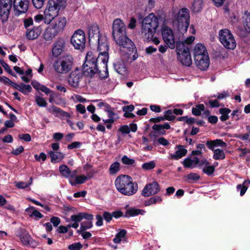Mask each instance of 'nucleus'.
I'll return each instance as SVG.
<instances>
[{"mask_svg": "<svg viewBox=\"0 0 250 250\" xmlns=\"http://www.w3.org/2000/svg\"><path fill=\"white\" fill-rule=\"evenodd\" d=\"M112 34L116 43L121 47V55L125 61L131 62L138 58L136 47L126 36L125 26L121 20L117 19L114 21Z\"/></svg>", "mask_w": 250, "mask_h": 250, "instance_id": "f257e3e1", "label": "nucleus"}, {"mask_svg": "<svg viewBox=\"0 0 250 250\" xmlns=\"http://www.w3.org/2000/svg\"><path fill=\"white\" fill-rule=\"evenodd\" d=\"M115 185L117 190L125 195L130 196L136 193L138 190V185L133 182L131 176L120 175L115 180Z\"/></svg>", "mask_w": 250, "mask_h": 250, "instance_id": "f03ea898", "label": "nucleus"}, {"mask_svg": "<svg viewBox=\"0 0 250 250\" xmlns=\"http://www.w3.org/2000/svg\"><path fill=\"white\" fill-rule=\"evenodd\" d=\"M159 25L158 18L154 13H150L142 21V33L144 34V41H151Z\"/></svg>", "mask_w": 250, "mask_h": 250, "instance_id": "7ed1b4c3", "label": "nucleus"}, {"mask_svg": "<svg viewBox=\"0 0 250 250\" xmlns=\"http://www.w3.org/2000/svg\"><path fill=\"white\" fill-rule=\"evenodd\" d=\"M64 0H49L44 11V23L50 24L57 17L60 10L65 7Z\"/></svg>", "mask_w": 250, "mask_h": 250, "instance_id": "20e7f679", "label": "nucleus"}, {"mask_svg": "<svg viewBox=\"0 0 250 250\" xmlns=\"http://www.w3.org/2000/svg\"><path fill=\"white\" fill-rule=\"evenodd\" d=\"M173 21L177 26V29L181 33L187 31L189 25V13L188 9L183 8L175 14Z\"/></svg>", "mask_w": 250, "mask_h": 250, "instance_id": "39448f33", "label": "nucleus"}, {"mask_svg": "<svg viewBox=\"0 0 250 250\" xmlns=\"http://www.w3.org/2000/svg\"><path fill=\"white\" fill-rule=\"evenodd\" d=\"M73 61L74 59L72 55L63 56L54 62V69L58 73L66 74L72 69Z\"/></svg>", "mask_w": 250, "mask_h": 250, "instance_id": "423d86ee", "label": "nucleus"}, {"mask_svg": "<svg viewBox=\"0 0 250 250\" xmlns=\"http://www.w3.org/2000/svg\"><path fill=\"white\" fill-rule=\"evenodd\" d=\"M97 70L98 67L94 60L93 54L92 52H88L83 65V73L85 76L92 78L97 73Z\"/></svg>", "mask_w": 250, "mask_h": 250, "instance_id": "0eeeda50", "label": "nucleus"}, {"mask_svg": "<svg viewBox=\"0 0 250 250\" xmlns=\"http://www.w3.org/2000/svg\"><path fill=\"white\" fill-rule=\"evenodd\" d=\"M219 40L224 46L227 49H234L236 43L233 35L228 29H222L219 33Z\"/></svg>", "mask_w": 250, "mask_h": 250, "instance_id": "6e6552de", "label": "nucleus"}, {"mask_svg": "<svg viewBox=\"0 0 250 250\" xmlns=\"http://www.w3.org/2000/svg\"><path fill=\"white\" fill-rule=\"evenodd\" d=\"M71 43L75 49L77 50L83 49L85 48L86 39L84 31L78 29L75 31L70 40Z\"/></svg>", "mask_w": 250, "mask_h": 250, "instance_id": "1a4fd4ad", "label": "nucleus"}, {"mask_svg": "<svg viewBox=\"0 0 250 250\" xmlns=\"http://www.w3.org/2000/svg\"><path fill=\"white\" fill-rule=\"evenodd\" d=\"M12 4V0H0V17L2 23L9 18Z\"/></svg>", "mask_w": 250, "mask_h": 250, "instance_id": "9d476101", "label": "nucleus"}, {"mask_svg": "<svg viewBox=\"0 0 250 250\" xmlns=\"http://www.w3.org/2000/svg\"><path fill=\"white\" fill-rule=\"evenodd\" d=\"M160 190V187L158 183L153 181L145 186L142 191V195L144 197H148L151 195H156Z\"/></svg>", "mask_w": 250, "mask_h": 250, "instance_id": "9b49d317", "label": "nucleus"}, {"mask_svg": "<svg viewBox=\"0 0 250 250\" xmlns=\"http://www.w3.org/2000/svg\"><path fill=\"white\" fill-rule=\"evenodd\" d=\"M29 0H14V14L16 16L25 13L28 9Z\"/></svg>", "mask_w": 250, "mask_h": 250, "instance_id": "f8f14e48", "label": "nucleus"}, {"mask_svg": "<svg viewBox=\"0 0 250 250\" xmlns=\"http://www.w3.org/2000/svg\"><path fill=\"white\" fill-rule=\"evenodd\" d=\"M82 74L78 68H76L74 71H72L68 78V82L72 87L77 88L79 86V82L82 78Z\"/></svg>", "mask_w": 250, "mask_h": 250, "instance_id": "ddd939ff", "label": "nucleus"}, {"mask_svg": "<svg viewBox=\"0 0 250 250\" xmlns=\"http://www.w3.org/2000/svg\"><path fill=\"white\" fill-rule=\"evenodd\" d=\"M65 44V40L63 38H59L54 43L52 49V55L55 57L59 56L64 51Z\"/></svg>", "mask_w": 250, "mask_h": 250, "instance_id": "4468645a", "label": "nucleus"}, {"mask_svg": "<svg viewBox=\"0 0 250 250\" xmlns=\"http://www.w3.org/2000/svg\"><path fill=\"white\" fill-rule=\"evenodd\" d=\"M59 171L64 178H67L70 183V180L73 179L77 174V170L74 169L71 171L68 167L65 165H61L59 167Z\"/></svg>", "mask_w": 250, "mask_h": 250, "instance_id": "2eb2a0df", "label": "nucleus"}, {"mask_svg": "<svg viewBox=\"0 0 250 250\" xmlns=\"http://www.w3.org/2000/svg\"><path fill=\"white\" fill-rule=\"evenodd\" d=\"M42 31V28L40 26H34L30 29L27 28L26 32V38L29 40H34L38 38Z\"/></svg>", "mask_w": 250, "mask_h": 250, "instance_id": "dca6fc26", "label": "nucleus"}, {"mask_svg": "<svg viewBox=\"0 0 250 250\" xmlns=\"http://www.w3.org/2000/svg\"><path fill=\"white\" fill-rule=\"evenodd\" d=\"M88 35L89 42H91L93 40L95 41H99V39H100L101 38V35L98 25L92 24L89 27Z\"/></svg>", "mask_w": 250, "mask_h": 250, "instance_id": "f3484780", "label": "nucleus"}, {"mask_svg": "<svg viewBox=\"0 0 250 250\" xmlns=\"http://www.w3.org/2000/svg\"><path fill=\"white\" fill-rule=\"evenodd\" d=\"M194 59L198 60L201 57L208 55L206 47L202 43H197L194 49Z\"/></svg>", "mask_w": 250, "mask_h": 250, "instance_id": "a211bd4d", "label": "nucleus"}, {"mask_svg": "<svg viewBox=\"0 0 250 250\" xmlns=\"http://www.w3.org/2000/svg\"><path fill=\"white\" fill-rule=\"evenodd\" d=\"M177 59L184 65L189 66L192 64V60L189 51L187 52L182 51V53L178 54Z\"/></svg>", "mask_w": 250, "mask_h": 250, "instance_id": "6ab92c4d", "label": "nucleus"}, {"mask_svg": "<svg viewBox=\"0 0 250 250\" xmlns=\"http://www.w3.org/2000/svg\"><path fill=\"white\" fill-rule=\"evenodd\" d=\"M66 24V19L64 17L59 18L58 20L50 24L58 33L62 32Z\"/></svg>", "mask_w": 250, "mask_h": 250, "instance_id": "aec40b11", "label": "nucleus"}, {"mask_svg": "<svg viewBox=\"0 0 250 250\" xmlns=\"http://www.w3.org/2000/svg\"><path fill=\"white\" fill-rule=\"evenodd\" d=\"M66 24V19L64 17L59 18L58 20L50 24L58 33L62 32Z\"/></svg>", "mask_w": 250, "mask_h": 250, "instance_id": "412c9836", "label": "nucleus"}, {"mask_svg": "<svg viewBox=\"0 0 250 250\" xmlns=\"http://www.w3.org/2000/svg\"><path fill=\"white\" fill-rule=\"evenodd\" d=\"M109 58V55L99 53L98 57L93 56L94 60L96 63L98 67H107V62Z\"/></svg>", "mask_w": 250, "mask_h": 250, "instance_id": "4be33fe9", "label": "nucleus"}, {"mask_svg": "<svg viewBox=\"0 0 250 250\" xmlns=\"http://www.w3.org/2000/svg\"><path fill=\"white\" fill-rule=\"evenodd\" d=\"M197 60L194 59L196 66L201 70H206L209 65V59L208 55L201 57Z\"/></svg>", "mask_w": 250, "mask_h": 250, "instance_id": "5701e85b", "label": "nucleus"}, {"mask_svg": "<svg viewBox=\"0 0 250 250\" xmlns=\"http://www.w3.org/2000/svg\"><path fill=\"white\" fill-rule=\"evenodd\" d=\"M17 236L24 245H28L32 239L31 235L24 228H20Z\"/></svg>", "mask_w": 250, "mask_h": 250, "instance_id": "b1692460", "label": "nucleus"}, {"mask_svg": "<svg viewBox=\"0 0 250 250\" xmlns=\"http://www.w3.org/2000/svg\"><path fill=\"white\" fill-rule=\"evenodd\" d=\"M48 110L53 114H56L55 116L59 118H70V117L69 113L53 105L50 106Z\"/></svg>", "mask_w": 250, "mask_h": 250, "instance_id": "393cba45", "label": "nucleus"}, {"mask_svg": "<svg viewBox=\"0 0 250 250\" xmlns=\"http://www.w3.org/2000/svg\"><path fill=\"white\" fill-rule=\"evenodd\" d=\"M93 220V215L92 214L81 212L77 214L72 215L70 217V220L73 222H80L83 219Z\"/></svg>", "mask_w": 250, "mask_h": 250, "instance_id": "a878e982", "label": "nucleus"}, {"mask_svg": "<svg viewBox=\"0 0 250 250\" xmlns=\"http://www.w3.org/2000/svg\"><path fill=\"white\" fill-rule=\"evenodd\" d=\"M177 147L178 148L175 154H171L170 155V159L172 160H179L183 157L186 155L188 153V150L185 148L184 146L178 145L177 146Z\"/></svg>", "mask_w": 250, "mask_h": 250, "instance_id": "bb28decb", "label": "nucleus"}, {"mask_svg": "<svg viewBox=\"0 0 250 250\" xmlns=\"http://www.w3.org/2000/svg\"><path fill=\"white\" fill-rule=\"evenodd\" d=\"M152 128L153 130L156 131L158 135H164L166 133L165 129H169L170 128V126L168 123H165L163 125L161 124H154Z\"/></svg>", "mask_w": 250, "mask_h": 250, "instance_id": "cd10ccee", "label": "nucleus"}, {"mask_svg": "<svg viewBox=\"0 0 250 250\" xmlns=\"http://www.w3.org/2000/svg\"><path fill=\"white\" fill-rule=\"evenodd\" d=\"M59 33L50 25L45 29L43 33V39L46 41L52 40Z\"/></svg>", "mask_w": 250, "mask_h": 250, "instance_id": "c85d7f7f", "label": "nucleus"}, {"mask_svg": "<svg viewBox=\"0 0 250 250\" xmlns=\"http://www.w3.org/2000/svg\"><path fill=\"white\" fill-rule=\"evenodd\" d=\"M114 68L118 73L124 75L126 72V67L124 62L122 60L117 61L113 64Z\"/></svg>", "mask_w": 250, "mask_h": 250, "instance_id": "c756f323", "label": "nucleus"}, {"mask_svg": "<svg viewBox=\"0 0 250 250\" xmlns=\"http://www.w3.org/2000/svg\"><path fill=\"white\" fill-rule=\"evenodd\" d=\"M49 155L51 162L53 163H59L64 158V155L61 152L50 151Z\"/></svg>", "mask_w": 250, "mask_h": 250, "instance_id": "7c9ffc66", "label": "nucleus"}, {"mask_svg": "<svg viewBox=\"0 0 250 250\" xmlns=\"http://www.w3.org/2000/svg\"><path fill=\"white\" fill-rule=\"evenodd\" d=\"M145 211L143 209H137L135 208H130L126 209L124 215V217L129 218L138 215L139 214L143 215Z\"/></svg>", "mask_w": 250, "mask_h": 250, "instance_id": "2f4dec72", "label": "nucleus"}, {"mask_svg": "<svg viewBox=\"0 0 250 250\" xmlns=\"http://www.w3.org/2000/svg\"><path fill=\"white\" fill-rule=\"evenodd\" d=\"M32 86L37 90H40L42 92L45 93L46 95L49 94L51 90L44 85L41 84L39 82L36 80L32 81Z\"/></svg>", "mask_w": 250, "mask_h": 250, "instance_id": "473e14b6", "label": "nucleus"}, {"mask_svg": "<svg viewBox=\"0 0 250 250\" xmlns=\"http://www.w3.org/2000/svg\"><path fill=\"white\" fill-rule=\"evenodd\" d=\"M127 233V231L125 229H121L120 231L116 234L114 238L113 241L114 243L118 244L120 243L123 240L126 242L125 239V236Z\"/></svg>", "mask_w": 250, "mask_h": 250, "instance_id": "72a5a7b5", "label": "nucleus"}, {"mask_svg": "<svg viewBox=\"0 0 250 250\" xmlns=\"http://www.w3.org/2000/svg\"><path fill=\"white\" fill-rule=\"evenodd\" d=\"M98 42V50L99 51V53H102V54L109 55L108 54V50H109V45L106 41L104 42H100V39H99V41H96Z\"/></svg>", "mask_w": 250, "mask_h": 250, "instance_id": "f704fd0d", "label": "nucleus"}, {"mask_svg": "<svg viewBox=\"0 0 250 250\" xmlns=\"http://www.w3.org/2000/svg\"><path fill=\"white\" fill-rule=\"evenodd\" d=\"M219 112L221 114L219 118L222 122H226L230 117L229 114L231 112V110L229 108L226 107L221 108L219 109Z\"/></svg>", "mask_w": 250, "mask_h": 250, "instance_id": "c9c22d12", "label": "nucleus"}, {"mask_svg": "<svg viewBox=\"0 0 250 250\" xmlns=\"http://www.w3.org/2000/svg\"><path fill=\"white\" fill-rule=\"evenodd\" d=\"M163 199L160 196L155 195L153 196L150 198H149L148 200L145 201L144 203V205L145 206H149L153 204H160L162 202Z\"/></svg>", "mask_w": 250, "mask_h": 250, "instance_id": "e433bc0d", "label": "nucleus"}, {"mask_svg": "<svg viewBox=\"0 0 250 250\" xmlns=\"http://www.w3.org/2000/svg\"><path fill=\"white\" fill-rule=\"evenodd\" d=\"M175 47L177 54L182 53V51H184V52L189 51V47L187 46L184 41L175 42Z\"/></svg>", "mask_w": 250, "mask_h": 250, "instance_id": "4c0bfd02", "label": "nucleus"}, {"mask_svg": "<svg viewBox=\"0 0 250 250\" xmlns=\"http://www.w3.org/2000/svg\"><path fill=\"white\" fill-rule=\"evenodd\" d=\"M74 178V180H73V179L70 180L69 183L72 186H75L77 184H83L87 180V177L84 175L80 176H77L76 175Z\"/></svg>", "mask_w": 250, "mask_h": 250, "instance_id": "58836bf2", "label": "nucleus"}, {"mask_svg": "<svg viewBox=\"0 0 250 250\" xmlns=\"http://www.w3.org/2000/svg\"><path fill=\"white\" fill-rule=\"evenodd\" d=\"M165 42L170 49H174L175 47V40L173 31L170 36H167V38L163 39Z\"/></svg>", "mask_w": 250, "mask_h": 250, "instance_id": "ea45409f", "label": "nucleus"}, {"mask_svg": "<svg viewBox=\"0 0 250 250\" xmlns=\"http://www.w3.org/2000/svg\"><path fill=\"white\" fill-rule=\"evenodd\" d=\"M165 42L170 49H174L175 47V40L173 31L170 36H167V38L163 39Z\"/></svg>", "mask_w": 250, "mask_h": 250, "instance_id": "a19ab883", "label": "nucleus"}, {"mask_svg": "<svg viewBox=\"0 0 250 250\" xmlns=\"http://www.w3.org/2000/svg\"><path fill=\"white\" fill-rule=\"evenodd\" d=\"M243 25L245 30L248 33L250 34V11H246L245 16L243 17Z\"/></svg>", "mask_w": 250, "mask_h": 250, "instance_id": "79ce46f5", "label": "nucleus"}, {"mask_svg": "<svg viewBox=\"0 0 250 250\" xmlns=\"http://www.w3.org/2000/svg\"><path fill=\"white\" fill-rule=\"evenodd\" d=\"M250 184V180L248 179L244 181L243 184H239L236 187V189L238 191L240 190V196H243L246 193L248 186Z\"/></svg>", "mask_w": 250, "mask_h": 250, "instance_id": "37998d69", "label": "nucleus"}, {"mask_svg": "<svg viewBox=\"0 0 250 250\" xmlns=\"http://www.w3.org/2000/svg\"><path fill=\"white\" fill-rule=\"evenodd\" d=\"M203 0H194L192 5V10L194 13L200 12L203 8Z\"/></svg>", "mask_w": 250, "mask_h": 250, "instance_id": "c03bdc74", "label": "nucleus"}, {"mask_svg": "<svg viewBox=\"0 0 250 250\" xmlns=\"http://www.w3.org/2000/svg\"><path fill=\"white\" fill-rule=\"evenodd\" d=\"M97 74L100 80H105L109 76L107 67H98Z\"/></svg>", "mask_w": 250, "mask_h": 250, "instance_id": "a18cd8bd", "label": "nucleus"}, {"mask_svg": "<svg viewBox=\"0 0 250 250\" xmlns=\"http://www.w3.org/2000/svg\"><path fill=\"white\" fill-rule=\"evenodd\" d=\"M226 155L223 149H216L214 150L213 158L215 160H224L225 159Z\"/></svg>", "mask_w": 250, "mask_h": 250, "instance_id": "49530a36", "label": "nucleus"}, {"mask_svg": "<svg viewBox=\"0 0 250 250\" xmlns=\"http://www.w3.org/2000/svg\"><path fill=\"white\" fill-rule=\"evenodd\" d=\"M205 106L203 104H198L195 107H192V114L195 116H198L201 114V112L204 111Z\"/></svg>", "mask_w": 250, "mask_h": 250, "instance_id": "de8ad7c7", "label": "nucleus"}, {"mask_svg": "<svg viewBox=\"0 0 250 250\" xmlns=\"http://www.w3.org/2000/svg\"><path fill=\"white\" fill-rule=\"evenodd\" d=\"M120 169V164L116 162L112 164L109 168V172L110 175L116 174Z\"/></svg>", "mask_w": 250, "mask_h": 250, "instance_id": "09e8293b", "label": "nucleus"}, {"mask_svg": "<svg viewBox=\"0 0 250 250\" xmlns=\"http://www.w3.org/2000/svg\"><path fill=\"white\" fill-rule=\"evenodd\" d=\"M0 63L2 65V66L4 68V70L8 73L9 74L13 76L14 77L17 78V76L16 74L13 72L11 68L9 67L8 64L5 62L3 60H0Z\"/></svg>", "mask_w": 250, "mask_h": 250, "instance_id": "8fccbe9b", "label": "nucleus"}, {"mask_svg": "<svg viewBox=\"0 0 250 250\" xmlns=\"http://www.w3.org/2000/svg\"><path fill=\"white\" fill-rule=\"evenodd\" d=\"M155 166V162L154 161H151L147 163H143L142 165V168L145 170H149L153 169Z\"/></svg>", "mask_w": 250, "mask_h": 250, "instance_id": "3c124183", "label": "nucleus"}, {"mask_svg": "<svg viewBox=\"0 0 250 250\" xmlns=\"http://www.w3.org/2000/svg\"><path fill=\"white\" fill-rule=\"evenodd\" d=\"M242 111L239 109H236L233 110L232 112L230 114V116L232 121H239L241 117L240 116Z\"/></svg>", "mask_w": 250, "mask_h": 250, "instance_id": "603ef678", "label": "nucleus"}, {"mask_svg": "<svg viewBox=\"0 0 250 250\" xmlns=\"http://www.w3.org/2000/svg\"><path fill=\"white\" fill-rule=\"evenodd\" d=\"M93 220H87L86 221H83L81 223V228L85 231L93 227Z\"/></svg>", "mask_w": 250, "mask_h": 250, "instance_id": "864d4df0", "label": "nucleus"}, {"mask_svg": "<svg viewBox=\"0 0 250 250\" xmlns=\"http://www.w3.org/2000/svg\"><path fill=\"white\" fill-rule=\"evenodd\" d=\"M35 101L37 105L40 107H46L47 103L45 100L38 96L35 97Z\"/></svg>", "mask_w": 250, "mask_h": 250, "instance_id": "5fc2aeb1", "label": "nucleus"}, {"mask_svg": "<svg viewBox=\"0 0 250 250\" xmlns=\"http://www.w3.org/2000/svg\"><path fill=\"white\" fill-rule=\"evenodd\" d=\"M107 113H108L109 119L106 120L103 119V122L104 124H113L115 121L113 116L115 114L113 111V109L107 112Z\"/></svg>", "mask_w": 250, "mask_h": 250, "instance_id": "6e6d98bb", "label": "nucleus"}, {"mask_svg": "<svg viewBox=\"0 0 250 250\" xmlns=\"http://www.w3.org/2000/svg\"><path fill=\"white\" fill-rule=\"evenodd\" d=\"M173 112L172 110L168 109L164 112V115L163 116L167 117V119H165V120L169 121H172L176 118V116L172 115Z\"/></svg>", "mask_w": 250, "mask_h": 250, "instance_id": "4d7b16f0", "label": "nucleus"}, {"mask_svg": "<svg viewBox=\"0 0 250 250\" xmlns=\"http://www.w3.org/2000/svg\"><path fill=\"white\" fill-rule=\"evenodd\" d=\"M215 171V167L213 166H205L203 169V171L204 173L208 175H212Z\"/></svg>", "mask_w": 250, "mask_h": 250, "instance_id": "13d9d810", "label": "nucleus"}, {"mask_svg": "<svg viewBox=\"0 0 250 250\" xmlns=\"http://www.w3.org/2000/svg\"><path fill=\"white\" fill-rule=\"evenodd\" d=\"M172 30L169 27L167 26L163 27L162 29V35L163 39L167 38V36H170V34L172 33Z\"/></svg>", "mask_w": 250, "mask_h": 250, "instance_id": "bf43d9fd", "label": "nucleus"}, {"mask_svg": "<svg viewBox=\"0 0 250 250\" xmlns=\"http://www.w3.org/2000/svg\"><path fill=\"white\" fill-rule=\"evenodd\" d=\"M83 248V245L80 242L73 243L68 247L69 250H81Z\"/></svg>", "mask_w": 250, "mask_h": 250, "instance_id": "052dcab7", "label": "nucleus"}, {"mask_svg": "<svg viewBox=\"0 0 250 250\" xmlns=\"http://www.w3.org/2000/svg\"><path fill=\"white\" fill-rule=\"evenodd\" d=\"M122 162L126 165H132L135 163V160L133 159H130L126 155H124L122 158Z\"/></svg>", "mask_w": 250, "mask_h": 250, "instance_id": "680f3d73", "label": "nucleus"}, {"mask_svg": "<svg viewBox=\"0 0 250 250\" xmlns=\"http://www.w3.org/2000/svg\"><path fill=\"white\" fill-rule=\"evenodd\" d=\"M230 94L228 91L224 90L221 93H217V100H221L229 97Z\"/></svg>", "mask_w": 250, "mask_h": 250, "instance_id": "e2e57ef3", "label": "nucleus"}, {"mask_svg": "<svg viewBox=\"0 0 250 250\" xmlns=\"http://www.w3.org/2000/svg\"><path fill=\"white\" fill-rule=\"evenodd\" d=\"M200 175L196 173H190L186 176V178L188 180H190L191 181H196L200 179Z\"/></svg>", "mask_w": 250, "mask_h": 250, "instance_id": "0e129e2a", "label": "nucleus"}, {"mask_svg": "<svg viewBox=\"0 0 250 250\" xmlns=\"http://www.w3.org/2000/svg\"><path fill=\"white\" fill-rule=\"evenodd\" d=\"M184 167L186 168H191L193 165V161L189 157H187L183 162Z\"/></svg>", "mask_w": 250, "mask_h": 250, "instance_id": "69168bd1", "label": "nucleus"}, {"mask_svg": "<svg viewBox=\"0 0 250 250\" xmlns=\"http://www.w3.org/2000/svg\"><path fill=\"white\" fill-rule=\"evenodd\" d=\"M82 145V144L80 142H73L67 146V148L68 149L79 148Z\"/></svg>", "mask_w": 250, "mask_h": 250, "instance_id": "338daca9", "label": "nucleus"}, {"mask_svg": "<svg viewBox=\"0 0 250 250\" xmlns=\"http://www.w3.org/2000/svg\"><path fill=\"white\" fill-rule=\"evenodd\" d=\"M103 218L106 221V222L109 223L112 219L113 217L112 213L105 211L103 214Z\"/></svg>", "mask_w": 250, "mask_h": 250, "instance_id": "774afa93", "label": "nucleus"}]
</instances>
